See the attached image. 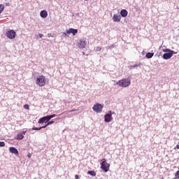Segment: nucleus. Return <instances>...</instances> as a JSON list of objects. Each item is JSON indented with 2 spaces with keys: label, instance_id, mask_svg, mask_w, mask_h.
Returning a JSON list of instances; mask_svg holds the SVG:
<instances>
[{
  "label": "nucleus",
  "instance_id": "6e6552de",
  "mask_svg": "<svg viewBox=\"0 0 179 179\" xmlns=\"http://www.w3.org/2000/svg\"><path fill=\"white\" fill-rule=\"evenodd\" d=\"M105 122H111L113 121V112L109 111L104 116Z\"/></svg>",
  "mask_w": 179,
  "mask_h": 179
},
{
  "label": "nucleus",
  "instance_id": "39448f33",
  "mask_svg": "<svg viewBox=\"0 0 179 179\" xmlns=\"http://www.w3.org/2000/svg\"><path fill=\"white\" fill-rule=\"evenodd\" d=\"M6 36L7 38H9L10 40H13V38H15L16 37V32L13 31V29H10L6 33Z\"/></svg>",
  "mask_w": 179,
  "mask_h": 179
},
{
  "label": "nucleus",
  "instance_id": "bb28decb",
  "mask_svg": "<svg viewBox=\"0 0 179 179\" xmlns=\"http://www.w3.org/2000/svg\"><path fill=\"white\" fill-rule=\"evenodd\" d=\"M43 34H39L40 38H43Z\"/></svg>",
  "mask_w": 179,
  "mask_h": 179
},
{
  "label": "nucleus",
  "instance_id": "393cba45",
  "mask_svg": "<svg viewBox=\"0 0 179 179\" xmlns=\"http://www.w3.org/2000/svg\"><path fill=\"white\" fill-rule=\"evenodd\" d=\"M73 111H78L76 109H73L69 111V113H73Z\"/></svg>",
  "mask_w": 179,
  "mask_h": 179
},
{
  "label": "nucleus",
  "instance_id": "f257e3e1",
  "mask_svg": "<svg viewBox=\"0 0 179 179\" xmlns=\"http://www.w3.org/2000/svg\"><path fill=\"white\" fill-rule=\"evenodd\" d=\"M116 85L120 86V87H128L131 85V78H123L120 80Z\"/></svg>",
  "mask_w": 179,
  "mask_h": 179
},
{
  "label": "nucleus",
  "instance_id": "c85d7f7f",
  "mask_svg": "<svg viewBox=\"0 0 179 179\" xmlns=\"http://www.w3.org/2000/svg\"><path fill=\"white\" fill-rule=\"evenodd\" d=\"M75 178H76V179H79V176H78V175H76V176H75Z\"/></svg>",
  "mask_w": 179,
  "mask_h": 179
},
{
  "label": "nucleus",
  "instance_id": "4468645a",
  "mask_svg": "<svg viewBox=\"0 0 179 179\" xmlns=\"http://www.w3.org/2000/svg\"><path fill=\"white\" fill-rule=\"evenodd\" d=\"M113 19V22H116L118 23V22L121 20V15L117 14H114Z\"/></svg>",
  "mask_w": 179,
  "mask_h": 179
},
{
  "label": "nucleus",
  "instance_id": "7ed1b4c3",
  "mask_svg": "<svg viewBox=\"0 0 179 179\" xmlns=\"http://www.w3.org/2000/svg\"><path fill=\"white\" fill-rule=\"evenodd\" d=\"M101 169L105 173H107L110 170V164L107 163V160L103 158L102 159V163L101 164Z\"/></svg>",
  "mask_w": 179,
  "mask_h": 179
},
{
  "label": "nucleus",
  "instance_id": "aec40b11",
  "mask_svg": "<svg viewBox=\"0 0 179 179\" xmlns=\"http://www.w3.org/2000/svg\"><path fill=\"white\" fill-rule=\"evenodd\" d=\"M4 9H5V6L3 4H0V13H2Z\"/></svg>",
  "mask_w": 179,
  "mask_h": 179
},
{
  "label": "nucleus",
  "instance_id": "1a4fd4ad",
  "mask_svg": "<svg viewBox=\"0 0 179 179\" xmlns=\"http://www.w3.org/2000/svg\"><path fill=\"white\" fill-rule=\"evenodd\" d=\"M55 122V121H50V122H48V123L43 126V127H33L32 129L33 131H40L41 129H43V128H47V127H48V125H51L52 124H54Z\"/></svg>",
  "mask_w": 179,
  "mask_h": 179
},
{
  "label": "nucleus",
  "instance_id": "2eb2a0df",
  "mask_svg": "<svg viewBox=\"0 0 179 179\" xmlns=\"http://www.w3.org/2000/svg\"><path fill=\"white\" fill-rule=\"evenodd\" d=\"M40 15H41V17L45 19V17L48 16V13L47 12V10H43L42 11H41Z\"/></svg>",
  "mask_w": 179,
  "mask_h": 179
},
{
  "label": "nucleus",
  "instance_id": "7c9ffc66",
  "mask_svg": "<svg viewBox=\"0 0 179 179\" xmlns=\"http://www.w3.org/2000/svg\"><path fill=\"white\" fill-rule=\"evenodd\" d=\"M48 37H50V34H48Z\"/></svg>",
  "mask_w": 179,
  "mask_h": 179
},
{
  "label": "nucleus",
  "instance_id": "0eeeda50",
  "mask_svg": "<svg viewBox=\"0 0 179 179\" xmlns=\"http://www.w3.org/2000/svg\"><path fill=\"white\" fill-rule=\"evenodd\" d=\"M92 110L95 111V113H101V111H103V105L100 103H96L92 107Z\"/></svg>",
  "mask_w": 179,
  "mask_h": 179
},
{
  "label": "nucleus",
  "instance_id": "cd10ccee",
  "mask_svg": "<svg viewBox=\"0 0 179 179\" xmlns=\"http://www.w3.org/2000/svg\"><path fill=\"white\" fill-rule=\"evenodd\" d=\"M174 149H179V145H176V146L174 148Z\"/></svg>",
  "mask_w": 179,
  "mask_h": 179
},
{
  "label": "nucleus",
  "instance_id": "dca6fc26",
  "mask_svg": "<svg viewBox=\"0 0 179 179\" xmlns=\"http://www.w3.org/2000/svg\"><path fill=\"white\" fill-rule=\"evenodd\" d=\"M120 15L122 16V17H127L128 16V11L127 10L124 9L120 11Z\"/></svg>",
  "mask_w": 179,
  "mask_h": 179
},
{
  "label": "nucleus",
  "instance_id": "f3484780",
  "mask_svg": "<svg viewBox=\"0 0 179 179\" xmlns=\"http://www.w3.org/2000/svg\"><path fill=\"white\" fill-rule=\"evenodd\" d=\"M87 174H90V176H92V177H95L96 171H88Z\"/></svg>",
  "mask_w": 179,
  "mask_h": 179
},
{
  "label": "nucleus",
  "instance_id": "a878e982",
  "mask_svg": "<svg viewBox=\"0 0 179 179\" xmlns=\"http://www.w3.org/2000/svg\"><path fill=\"white\" fill-rule=\"evenodd\" d=\"M27 157H29V159H31V154L29 153L27 155Z\"/></svg>",
  "mask_w": 179,
  "mask_h": 179
},
{
  "label": "nucleus",
  "instance_id": "6ab92c4d",
  "mask_svg": "<svg viewBox=\"0 0 179 179\" xmlns=\"http://www.w3.org/2000/svg\"><path fill=\"white\" fill-rule=\"evenodd\" d=\"M162 51L163 52H168V53H171V52H174L173 50H171L169 48L163 49Z\"/></svg>",
  "mask_w": 179,
  "mask_h": 179
},
{
  "label": "nucleus",
  "instance_id": "20e7f679",
  "mask_svg": "<svg viewBox=\"0 0 179 179\" xmlns=\"http://www.w3.org/2000/svg\"><path fill=\"white\" fill-rule=\"evenodd\" d=\"M55 117H56L55 114L45 116V117H43L41 119H39L38 122V124H44V122H48V121H50V120H51V118H54Z\"/></svg>",
  "mask_w": 179,
  "mask_h": 179
},
{
  "label": "nucleus",
  "instance_id": "f03ea898",
  "mask_svg": "<svg viewBox=\"0 0 179 179\" xmlns=\"http://www.w3.org/2000/svg\"><path fill=\"white\" fill-rule=\"evenodd\" d=\"M47 83V79L44 76H39L36 79V85L40 87L45 86Z\"/></svg>",
  "mask_w": 179,
  "mask_h": 179
},
{
  "label": "nucleus",
  "instance_id": "ddd939ff",
  "mask_svg": "<svg viewBox=\"0 0 179 179\" xmlns=\"http://www.w3.org/2000/svg\"><path fill=\"white\" fill-rule=\"evenodd\" d=\"M9 151L10 153H13L15 155H19V151L17 150V149H16L14 147H10L9 148Z\"/></svg>",
  "mask_w": 179,
  "mask_h": 179
},
{
  "label": "nucleus",
  "instance_id": "9b49d317",
  "mask_svg": "<svg viewBox=\"0 0 179 179\" xmlns=\"http://www.w3.org/2000/svg\"><path fill=\"white\" fill-rule=\"evenodd\" d=\"M174 55V52H171V53H164L162 56L164 59H170Z\"/></svg>",
  "mask_w": 179,
  "mask_h": 179
},
{
  "label": "nucleus",
  "instance_id": "4be33fe9",
  "mask_svg": "<svg viewBox=\"0 0 179 179\" xmlns=\"http://www.w3.org/2000/svg\"><path fill=\"white\" fill-rule=\"evenodd\" d=\"M138 66H141V64H136L131 66V68H138Z\"/></svg>",
  "mask_w": 179,
  "mask_h": 179
},
{
  "label": "nucleus",
  "instance_id": "f8f14e48",
  "mask_svg": "<svg viewBox=\"0 0 179 179\" xmlns=\"http://www.w3.org/2000/svg\"><path fill=\"white\" fill-rule=\"evenodd\" d=\"M67 34H73V36H76L78 34V29H75L73 28H70L67 31Z\"/></svg>",
  "mask_w": 179,
  "mask_h": 179
},
{
  "label": "nucleus",
  "instance_id": "412c9836",
  "mask_svg": "<svg viewBox=\"0 0 179 179\" xmlns=\"http://www.w3.org/2000/svg\"><path fill=\"white\" fill-rule=\"evenodd\" d=\"M24 108H25V110H30V106H29V104H25L24 105Z\"/></svg>",
  "mask_w": 179,
  "mask_h": 179
},
{
  "label": "nucleus",
  "instance_id": "c756f323",
  "mask_svg": "<svg viewBox=\"0 0 179 179\" xmlns=\"http://www.w3.org/2000/svg\"><path fill=\"white\" fill-rule=\"evenodd\" d=\"M97 50H98V51H100L101 50V48H99Z\"/></svg>",
  "mask_w": 179,
  "mask_h": 179
},
{
  "label": "nucleus",
  "instance_id": "a211bd4d",
  "mask_svg": "<svg viewBox=\"0 0 179 179\" xmlns=\"http://www.w3.org/2000/svg\"><path fill=\"white\" fill-rule=\"evenodd\" d=\"M153 55H155V53H152V52H148L145 55L146 58H152V57H153Z\"/></svg>",
  "mask_w": 179,
  "mask_h": 179
},
{
  "label": "nucleus",
  "instance_id": "b1692460",
  "mask_svg": "<svg viewBox=\"0 0 179 179\" xmlns=\"http://www.w3.org/2000/svg\"><path fill=\"white\" fill-rule=\"evenodd\" d=\"M176 178H179V171H178L175 175Z\"/></svg>",
  "mask_w": 179,
  "mask_h": 179
},
{
  "label": "nucleus",
  "instance_id": "423d86ee",
  "mask_svg": "<svg viewBox=\"0 0 179 179\" xmlns=\"http://www.w3.org/2000/svg\"><path fill=\"white\" fill-rule=\"evenodd\" d=\"M87 43H86V39L83 38L80 39L78 43V47L80 50H83V48H86Z\"/></svg>",
  "mask_w": 179,
  "mask_h": 179
},
{
  "label": "nucleus",
  "instance_id": "2f4dec72",
  "mask_svg": "<svg viewBox=\"0 0 179 179\" xmlns=\"http://www.w3.org/2000/svg\"><path fill=\"white\" fill-rule=\"evenodd\" d=\"M85 1H89V0H85Z\"/></svg>",
  "mask_w": 179,
  "mask_h": 179
},
{
  "label": "nucleus",
  "instance_id": "5701e85b",
  "mask_svg": "<svg viewBox=\"0 0 179 179\" xmlns=\"http://www.w3.org/2000/svg\"><path fill=\"white\" fill-rule=\"evenodd\" d=\"M3 146H5V142L0 141V147L3 148Z\"/></svg>",
  "mask_w": 179,
  "mask_h": 179
},
{
  "label": "nucleus",
  "instance_id": "9d476101",
  "mask_svg": "<svg viewBox=\"0 0 179 179\" xmlns=\"http://www.w3.org/2000/svg\"><path fill=\"white\" fill-rule=\"evenodd\" d=\"M26 132H27V131H21V132L18 133L17 134L16 140L17 141H22V139H23L24 138V135H26Z\"/></svg>",
  "mask_w": 179,
  "mask_h": 179
}]
</instances>
